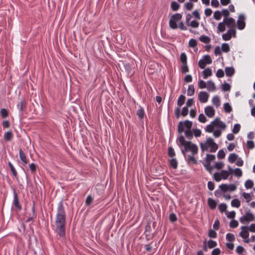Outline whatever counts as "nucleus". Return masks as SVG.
Listing matches in <instances>:
<instances>
[{
    "label": "nucleus",
    "mask_w": 255,
    "mask_h": 255,
    "mask_svg": "<svg viewBox=\"0 0 255 255\" xmlns=\"http://www.w3.org/2000/svg\"><path fill=\"white\" fill-rule=\"evenodd\" d=\"M221 49L223 52L227 53L230 51V46L227 43H224L222 45Z\"/></svg>",
    "instance_id": "obj_42"
},
{
    "label": "nucleus",
    "mask_w": 255,
    "mask_h": 255,
    "mask_svg": "<svg viewBox=\"0 0 255 255\" xmlns=\"http://www.w3.org/2000/svg\"><path fill=\"white\" fill-rule=\"evenodd\" d=\"M12 205L16 208L17 211H20L22 209V207L19 204L18 197L17 193L13 191V200L12 202Z\"/></svg>",
    "instance_id": "obj_12"
},
{
    "label": "nucleus",
    "mask_w": 255,
    "mask_h": 255,
    "mask_svg": "<svg viewBox=\"0 0 255 255\" xmlns=\"http://www.w3.org/2000/svg\"><path fill=\"white\" fill-rule=\"evenodd\" d=\"M220 190L223 192H226L227 191H234L237 189V186L234 184H230L229 185L227 184H222L219 186Z\"/></svg>",
    "instance_id": "obj_8"
},
{
    "label": "nucleus",
    "mask_w": 255,
    "mask_h": 255,
    "mask_svg": "<svg viewBox=\"0 0 255 255\" xmlns=\"http://www.w3.org/2000/svg\"><path fill=\"white\" fill-rule=\"evenodd\" d=\"M19 154L20 160L24 163V164H27V161L26 156L21 148L19 149Z\"/></svg>",
    "instance_id": "obj_22"
},
{
    "label": "nucleus",
    "mask_w": 255,
    "mask_h": 255,
    "mask_svg": "<svg viewBox=\"0 0 255 255\" xmlns=\"http://www.w3.org/2000/svg\"><path fill=\"white\" fill-rule=\"evenodd\" d=\"M223 22H225L227 26L230 29H233V28L236 26V21L232 17L224 18Z\"/></svg>",
    "instance_id": "obj_11"
},
{
    "label": "nucleus",
    "mask_w": 255,
    "mask_h": 255,
    "mask_svg": "<svg viewBox=\"0 0 255 255\" xmlns=\"http://www.w3.org/2000/svg\"><path fill=\"white\" fill-rule=\"evenodd\" d=\"M203 78L206 79L208 77L211 76L212 75V70L209 68H207L204 69L202 71Z\"/></svg>",
    "instance_id": "obj_20"
},
{
    "label": "nucleus",
    "mask_w": 255,
    "mask_h": 255,
    "mask_svg": "<svg viewBox=\"0 0 255 255\" xmlns=\"http://www.w3.org/2000/svg\"><path fill=\"white\" fill-rule=\"evenodd\" d=\"M8 165L10 168L11 171L12 172L13 175L14 177H16L17 175V173L12 164L10 161H8Z\"/></svg>",
    "instance_id": "obj_35"
},
{
    "label": "nucleus",
    "mask_w": 255,
    "mask_h": 255,
    "mask_svg": "<svg viewBox=\"0 0 255 255\" xmlns=\"http://www.w3.org/2000/svg\"><path fill=\"white\" fill-rule=\"evenodd\" d=\"M194 155H193V154L187 155L186 154V156L187 157V162H192L194 164H197V161L196 159L194 157Z\"/></svg>",
    "instance_id": "obj_29"
},
{
    "label": "nucleus",
    "mask_w": 255,
    "mask_h": 255,
    "mask_svg": "<svg viewBox=\"0 0 255 255\" xmlns=\"http://www.w3.org/2000/svg\"><path fill=\"white\" fill-rule=\"evenodd\" d=\"M241 129V125L239 124H236L234 126V128L232 129V132L234 134H237Z\"/></svg>",
    "instance_id": "obj_36"
},
{
    "label": "nucleus",
    "mask_w": 255,
    "mask_h": 255,
    "mask_svg": "<svg viewBox=\"0 0 255 255\" xmlns=\"http://www.w3.org/2000/svg\"><path fill=\"white\" fill-rule=\"evenodd\" d=\"M242 231L239 234V236L245 240H247L249 236V226H244L241 227Z\"/></svg>",
    "instance_id": "obj_13"
},
{
    "label": "nucleus",
    "mask_w": 255,
    "mask_h": 255,
    "mask_svg": "<svg viewBox=\"0 0 255 255\" xmlns=\"http://www.w3.org/2000/svg\"><path fill=\"white\" fill-rule=\"evenodd\" d=\"M204 111L205 114L209 118H212L215 115V111L212 106H207Z\"/></svg>",
    "instance_id": "obj_16"
},
{
    "label": "nucleus",
    "mask_w": 255,
    "mask_h": 255,
    "mask_svg": "<svg viewBox=\"0 0 255 255\" xmlns=\"http://www.w3.org/2000/svg\"><path fill=\"white\" fill-rule=\"evenodd\" d=\"M182 14L179 13H176L173 14L169 20V26L173 29H175L177 28V22L179 21L182 18Z\"/></svg>",
    "instance_id": "obj_5"
},
{
    "label": "nucleus",
    "mask_w": 255,
    "mask_h": 255,
    "mask_svg": "<svg viewBox=\"0 0 255 255\" xmlns=\"http://www.w3.org/2000/svg\"><path fill=\"white\" fill-rule=\"evenodd\" d=\"M222 49L219 46H217L215 47L214 50V54L216 56L220 55L222 54Z\"/></svg>",
    "instance_id": "obj_61"
},
{
    "label": "nucleus",
    "mask_w": 255,
    "mask_h": 255,
    "mask_svg": "<svg viewBox=\"0 0 255 255\" xmlns=\"http://www.w3.org/2000/svg\"><path fill=\"white\" fill-rule=\"evenodd\" d=\"M218 208L220 211L222 213L226 211L227 206L225 203H222L219 205Z\"/></svg>",
    "instance_id": "obj_48"
},
{
    "label": "nucleus",
    "mask_w": 255,
    "mask_h": 255,
    "mask_svg": "<svg viewBox=\"0 0 255 255\" xmlns=\"http://www.w3.org/2000/svg\"><path fill=\"white\" fill-rule=\"evenodd\" d=\"M208 236L211 238L215 239L217 237V233L214 230H210L208 233Z\"/></svg>",
    "instance_id": "obj_60"
},
{
    "label": "nucleus",
    "mask_w": 255,
    "mask_h": 255,
    "mask_svg": "<svg viewBox=\"0 0 255 255\" xmlns=\"http://www.w3.org/2000/svg\"><path fill=\"white\" fill-rule=\"evenodd\" d=\"M226 75L228 77H231L235 74V69L233 67H227L225 69Z\"/></svg>",
    "instance_id": "obj_18"
},
{
    "label": "nucleus",
    "mask_w": 255,
    "mask_h": 255,
    "mask_svg": "<svg viewBox=\"0 0 255 255\" xmlns=\"http://www.w3.org/2000/svg\"><path fill=\"white\" fill-rule=\"evenodd\" d=\"M222 17V13L219 10L215 11L214 13V18L217 20H219Z\"/></svg>",
    "instance_id": "obj_47"
},
{
    "label": "nucleus",
    "mask_w": 255,
    "mask_h": 255,
    "mask_svg": "<svg viewBox=\"0 0 255 255\" xmlns=\"http://www.w3.org/2000/svg\"><path fill=\"white\" fill-rule=\"evenodd\" d=\"M193 135L196 137H198L200 136L201 134V131L200 129L196 128L193 130Z\"/></svg>",
    "instance_id": "obj_64"
},
{
    "label": "nucleus",
    "mask_w": 255,
    "mask_h": 255,
    "mask_svg": "<svg viewBox=\"0 0 255 255\" xmlns=\"http://www.w3.org/2000/svg\"><path fill=\"white\" fill-rule=\"evenodd\" d=\"M243 196L246 200L247 202H249L252 199V195L250 193L244 192L243 193Z\"/></svg>",
    "instance_id": "obj_51"
},
{
    "label": "nucleus",
    "mask_w": 255,
    "mask_h": 255,
    "mask_svg": "<svg viewBox=\"0 0 255 255\" xmlns=\"http://www.w3.org/2000/svg\"><path fill=\"white\" fill-rule=\"evenodd\" d=\"M224 109L227 113H230L232 111V107L228 103H226L224 104Z\"/></svg>",
    "instance_id": "obj_43"
},
{
    "label": "nucleus",
    "mask_w": 255,
    "mask_h": 255,
    "mask_svg": "<svg viewBox=\"0 0 255 255\" xmlns=\"http://www.w3.org/2000/svg\"><path fill=\"white\" fill-rule=\"evenodd\" d=\"M212 124H214V126L220 128L222 129H225L226 128V124L223 122L222 121H220V119L218 118H217L215 120L212 121L211 122Z\"/></svg>",
    "instance_id": "obj_15"
},
{
    "label": "nucleus",
    "mask_w": 255,
    "mask_h": 255,
    "mask_svg": "<svg viewBox=\"0 0 255 255\" xmlns=\"http://www.w3.org/2000/svg\"><path fill=\"white\" fill-rule=\"evenodd\" d=\"M3 137H4V139H5V140H6V141L10 140L13 137V134H12V132L11 131H6L4 133Z\"/></svg>",
    "instance_id": "obj_27"
},
{
    "label": "nucleus",
    "mask_w": 255,
    "mask_h": 255,
    "mask_svg": "<svg viewBox=\"0 0 255 255\" xmlns=\"http://www.w3.org/2000/svg\"><path fill=\"white\" fill-rule=\"evenodd\" d=\"M185 137L189 140H191L193 137V130L191 129L184 132Z\"/></svg>",
    "instance_id": "obj_33"
},
{
    "label": "nucleus",
    "mask_w": 255,
    "mask_h": 255,
    "mask_svg": "<svg viewBox=\"0 0 255 255\" xmlns=\"http://www.w3.org/2000/svg\"><path fill=\"white\" fill-rule=\"evenodd\" d=\"M176 142L181 149L182 154L185 157H186V153L188 151H190L191 154L193 155L197 154L198 152L197 145L191 141L186 140L184 136L180 135L177 139Z\"/></svg>",
    "instance_id": "obj_2"
},
{
    "label": "nucleus",
    "mask_w": 255,
    "mask_h": 255,
    "mask_svg": "<svg viewBox=\"0 0 255 255\" xmlns=\"http://www.w3.org/2000/svg\"><path fill=\"white\" fill-rule=\"evenodd\" d=\"M202 151H208L211 152H215L218 148V145L216 143L214 139L211 137L207 138L205 143L200 144Z\"/></svg>",
    "instance_id": "obj_3"
},
{
    "label": "nucleus",
    "mask_w": 255,
    "mask_h": 255,
    "mask_svg": "<svg viewBox=\"0 0 255 255\" xmlns=\"http://www.w3.org/2000/svg\"><path fill=\"white\" fill-rule=\"evenodd\" d=\"M216 76L218 78H222V77H223L224 76V71L222 69H218L217 71V72H216Z\"/></svg>",
    "instance_id": "obj_62"
},
{
    "label": "nucleus",
    "mask_w": 255,
    "mask_h": 255,
    "mask_svg": "<svg viewBox=\"0 0 255 255\" xmlns=\"http://www.w3.org/2000/svg\"><path fill=\"white\" fill-rule=\"evenodd\" d=\"M215 156L213 154H207L206 156V162L210 163L211 161L215 160Z\"/></svg>",
    "instance_id": "obj_40"
},
{
    "label": "nucleus",
    "mask_w": 255,
    "mask_h": 255,
    "mask_svg": "<svg viewBox=\"0 0 255 255\" xmlns=\"http://www.w3.org/2000/svg\"><path fill=\"white\" fill-rule=\"evenodd\" d=\"M199 40L201 42L206 44L209 43L211 41V39L209 37L204 35L200 36V37H199Z\"/></svg>",
    "instance_id": "obj_26"
},
{
    "label": "nucleus",
    "mask_w": 255,
    "mask_h": 255,
    "mask_svg": "<svg viewBox=\"0 0 255 255\" xmlns=\"http://www.w3.org/2000/svg\"><path fill=\"white\" fill-rule=\"evenodd\" d=\"M236 31L235 29H229L226 33L222 34V38L225 41H228L231 39L232 36L235 37Z\"/></svg>",
    "instance_id": "obj_10"
},
{
    "label": "nucleus",
    "mask_w": 255,
    "mask_h": 255,
    "mask_svg": "<svg viewBox=\"0 0 255 255\" xmlns=\"http://www.w3.org/2000/svg\"><path fill=\"white\" fill-rule=\"evenodd\" d=\"M32 216H30L29 217H28L27 219H26V222L27 223H29L30 222V221H32L33 219L36 217V215L35 214V208H34V206L33 205V207H32Z\"/></svg>",
    "instance_id": "obj_38"
},
{
    "label": "nucleus",
    "mask_w": 255,
    "mask_h": 255,
    "mask_svg": "<svg viewBox=\"0 0 255 255\" xmlns=\"http://www.w3.org/2000/svg\"><path fill=\"white\" fill-rule=\"evenodd\" d=\"M234 174L235 176L240 177L242 176V171L241 168H236L235 169H234Z\"/></svg>",
    "instance_id": "obj_50"
},
{
    "label": "nucleus",
    "mask_w": 255,
    "mask_h": 255,
    "mask_svg": "<svg viewBox=\"0 0 255 255\" xmlns=\"http://www.w3.org/2000/svg\"><path fill=\"white\" fill-rule=\"evenodd\" d=\"M181 71L183 73H186L189 72V68L187 63L182 64L181 66Z\"/></svg>",
    "instance_id": "obj_55"
},
{
    "label": "nucleus",
    "mask_w": 255,
    "mask_h": 255,
    "mask_svg": "<svg viewBox=\"0 0 255 255\" xmlns=\"http://www.w3.org/2000/svg\"><path fill=\"white\" fill-rule=\"evenodd\" d=\"M208 204L210 208L213 210L216 207L217 202L214 199L209 198L208 199Z\"/></svg>",
    "instance_id": "obj_19"
},
{
    "label": "nucleus",
    "mask_w": 255,
    "mask_h": 255,
    "mask_svg": "<svg viewBox=\"0 0 255 255\" xmlns=\"http://www.w3.org/2000/svg\"><path fill=\"white\" fill-rule=\"evenodd\" d=\"M185 98H186L185 96L183 95H181L179 97V98L177 101V105L179 107H181V106H182L184 104V103L185 102Z\"/></svg>",
    "instance_id": "obj_32"
},
{
    "label": "nucleus",
    "mask_w": 255,
    "mask_h": 255,
    "mask_svg": "<svg viewBox=\"0 0 255 255\" xmlns=\"http://www.w3.org/2000/svg\"><path fill=\"white\" fill-rule=\"evenodd\" d=\"M207 89L208 91L213 92L216 90L215 83L211 80L207 81Z\"/></svg>",
    "instance_id": "obj_21"
},
{
    "label": "nucleus",
    "mask_w": 255,
    "mask_h": 255,
    "mask_svg": "<svg viewBox=\"0 0 255 255\" xmlns=\"http://www.w3.org/2000/svg\"><path fill=\"white\" fill-rule=\"evenodd\" d=\"M170 6L173 11H176L179 8L180 4L177 2L173 1L171 3Z\"/></svg>",
    "instance_id": "obj_25"
},
{
    "label": "nucleus",
    "mask_w": 255,
    "mask_h": 255,
    "mask_svg": "<svg viewBox=\"0 0 255 255\" xmlns=\"http://www.w3.org/2000/svg\"><path fill=\"white\" fill-rule=\"evenodd\" d=\"M220 176H221L222 178L226 180L228 178L229 173L228 171L225 170H223L221 171L220 173H219Z\"/></svg>",
    "instance_id": "obj_37"
},
{
    "label": "nucleus",
    "mask_w": 255,
    "mask_h": 255,
    "mask_svg": "<svg viewBox=\"0 0 255 255\" xmlns=\"http://www.w3.org/2000/svg\"><path fill=\"white\" fill-rule=\"evenodd\" d=\"M238 158V155L235 153H230L228 157V161L230 163H234Z\"/></svg>",
    "instance_id": "obj_23"
},
{
    "label": "nucleus",
    "mask_w": 255,
    "mask_h": 255,
    "mask_svg": "<svg viewBox=\"0 0 255 255\" xmlns=\"http://www.w3.org/2000/svg\"><path fill=\"white\" fill-rule=\"evenodd\" d=\"M246 17L244 14H241L238 16L237 22V27L239 30H243L246 26Z\"/></svg>",
    "instance_id": "obj_9"
},
{
    "label": "nucleus",
    "mask_w": 255,
    "mask_h": 255,
    "mask_svg": "<svg viewBox=\"0 0 255 255\" xmlns=\"http://www.w3.org/2000/svg\"><path fill=\"white\" fill-rule=\"evenodd\" d=\"M170 165L174 169H176L178 162L176 158H173L170 160Z\"/></svg>",
    "instance_id": "obj_34"
},
{
    "label": "nucleus",
    "mask_w": 255,
    "mask_h": 255,
    "mask_svg": "<svg viewBox=\"0 0 255 255\" xmlns=\"http://www.w3.org/2000/svg\"><path fill=\"white\" fill-rule=\"evenodd\" d=\"M224 24H225V22H223V21L219 23L218 27H217L218 32H222L226 30V27H225V25H224Z\"/></svg>",
    "instance_id": "obj_41"
},
{
    "label": "nucleus",
    "mask_w": 255,
    "mask_h": 255,
    "mask_svg": "<svg viewBox=\"0 0 255 255\" xmlns=\"http://www.w3.org/2000/svg\"><path fill=\"white\" fill-rule=\"evenodd\" d=\"M231 204L232 207L238 208L241 205V202L239 199H234L232 200Z\"/></svg>",
    "instance_id": "obj_30"
},
{
    "label": "nucleus",
    "mask_w": 255,
    "mask_h": 255,
    "mask_svg": "<svg viewBox=\"0 0 255 255\" xmlns=\"http://www.w3.org/2000/svg\"><path fill=\"white\" fill-rule=\"evenodd\" d=\"M212 102L213 104L216 107H218L220 106V100L218 96H214L212 99Z\"/></svg>",
    "instance_id": "obj_28"
},
{
    "label": "nucleus",
    "mask_w": 255,
    "mask_h": 255,
    "mask_svg": "<svg viewBox=\"0 0 255 255\" xmlns=\"http://www.w3.org/2000/svg\"><path fill=\"white\" fill-rule=\"evenodd\" d=\"M217 246V243L216 242L213 241L212 240H210L208 242V247L209 249H212L213 248L216 247Z\"/></svg>",
    "instance_id": "obj_45"
},
{
    "label": "nucleus",
    "mask_w": 255,
    "mask_h": 255,
    "mask_svg": "<svg viewBox=\"0 0 255 255\" xmlns=\"http://www.w3.org/2000/svg\"><path fill=\"white\" fill-rule=\"evenodd\" d=\"M212 62V59L209 55H204L202 59H201L198 62L199 67L201 69H204L206 65L210 64Z\"/></svg>",
    "instance_id": "obj_7"
},
{
    "label": "nucleus",
    "mask_w": 255,
    "mask_h": 255,
    "mask_svg": "<svg viewBox=\"0 0 255 255\" xmlns=\"http://www.w3.org/2000/svg\"><path fill=\"white\" fill-rule=\"evenodd\" d=\"M168 155L169 156L173 157L175 156L174 149L171 146H169L168 148Z\"/></svg>",
    "instance_id": "obj_46"
},
{
    "label": "nucleus",
    "mask_w": 255,
    "mask_h": 255,
    "mask_svg": "<svg viewBox=\"0 0 255 255\" xmlns=\"http://www.w3.org/2000/svg\"><path fill=\"white\" fill-rule=\"evenodd\" d=\"M0 114L3 118H6L8 116V111L4 108H2L0 110Z\"/></svg>",
    "instance_id": "obj_52"
},
{
    "label": "nucleus",
    "mask_w": 255,
    "mask_h": 255,
    "mask_svg": "<svg viewBox=\"0 0 255 255\" xmlns=\"http://www.w3.org/2000/svg\"><path fill=\"white\" fill-rule=\"evenodd\" d=\"M192 122L189 120L180 121L178 125V132L181 134L191 129Z\"/></svg>",
    "instance_id": "obj_4"
},
{
    "label": "nucleus",
    "mask_w": 255,
    "mask_h": 255,
    "mask_svg": "<svg viewBox=\"0 0 255 255\" xmlns=\"http://www.w3.org/2000/svg\"><path fill=\"white\" fill-rule=\"evenodd\" d=\"M245 186L246 189H251L254 186V183L252 180H247L245 183Z\"/></svg>",
    "instance_id": "obj_39"
},
{
    "label": "nucleus",
    "mask_w": 255,
    "mask_h": 255,
    "mask_svg": "<svg viewBox=\"0 0 255 255\" xmlns=\"http://www.w3.org/2000/svg\"><path fill=\"white\" fill-rule=\"evenodd\" d=\"M198 120L202 123H205L207 121V118L203 114H200L198 117Z\"/></svg>",
    "instance_id": "obj_57"
},
{
    "label": "nucleus",
    "mask_w": 255,
    "mask_h": 255,
    "mask_svg": "<svg viewBox=\"0 0 255 255\" xmlns=\"http://www.w3.org/2000/svg\"><path fill=\"white\" fill-rule=\"evenodd\" d=\"M124 66L127 74L131 77L133 75V71L132 70L131 65L129 63H125Z\"/></svg>",
    "instance_id": "obj_17"
},
{
    "label": "nucleus",
    "mask_w": 255,
    "mask_h": 255,
    "mask_svg": "<svg viewBox=\"0 0 255 255\" xmlns=\"http://www.w3.org/2000/svg\"><path fill=\"white\" fill-rule=\"evenodd\" d=\"M239 225V223L237 220H233L230 223V227L231 228L235 229Z\"/></svg>",
    "instance_id": "obj_49"
},
{
    "label": "nucleus",
    "mask_w": 255,
    "mask_h": 255,
    "mask_svg": "<svg viewBox=\"0 0 255 255\" xmlns=\"http://www.w3.org/2000/svg\"><path fill=\"white\" fill-rule=\"evenodd\" d=\"M204 166L205 167V169L209 172L211 173L212 170L213 169L214 167L211 166L210 165V163L206 162L204 164Z\"/></svg>",
    "instance_id": "obj_63"
},
{
    "label": "nucleus",
    "mask_w": 255,
    "mask_h": 255,
    "mask_svg": "<svg viewBox=\"0 0 255 255\" xmlns=\"http://www.w3.org/2000/svg\"><path fill=\"white\" fill-rule=\"evenodd\" d=\"M136 115L140 119H142L144 116V111L142 107H140V108L137 111Z\"/></svg>",
    "instance_id": "obj_31"
},
{
    "label": "nucleus",
    "mask_w": 255,
    "mask_h": 255,
    "mask_svg": "<svg viewBox=\"0 0 255 255\" xmlns=\"http://www.w3.org/2000/svg\"><path fill=\"white\" fill-rule=\"evenodd\" d=\"M195 89L194 85L191 84L188 86L187 95L188 96H192L194 94Z\"/></svg>",
    "instance_id": "obj_24"
},
{
    "label": "nucleus",
    "mask_w": 255,
    "mask_h": 255,
    "mask_svg": "<svg viewBox=\"0 0 255 255\" xmlns=\"http://www.w3.org/2000/svg\"><path fill=\"white\" fill-rule=\"evenodd\" d=\"M225 153L223 149H220L219 150L217 153V157L219 159H223L225 157Z\"/></svg>",
    "instance_id": "obj_54"
},
{
    "label": "nucleus",
    "mask_w": 255,
    "mask_h": 255,
    "mask_svg": "<svg viewBox=\"0 0 255 255\" xmlns=\"http://www.w3.org/2000/svg\"><path fill=\"white\" fill-rule=\"evenodd\" d=\"M198 86L200 89H204L206 88L207 84L204 81L200 80L198 82Z\"/></svg>",
    "instance_id": "obj_59"
},
{
    "label": "nucleus",
    "mask_w": 255,
    "mask_h": 255,
    "mask_svg": "<svg viewBox=\"0 0 255 255\" xmlns=\"http://www.w3.org/2000/svg\"><path fill=\"white\" fill-rule=\"evenodd\" d=\"M209 98V94L204 91H201L199 93L198 99L201 103H206Z\"/></svg>",
    "instance_id": "obj_14"
},
{
    "label": "nucleus",
    "mask_w": 255,
    "mask_h": 255,
    "mask_svg": "<svg viewBox=\"0 0 255 255\" xmlns=\"http://www.w3.org/2000/svg\"><path fill=\"white\" fill-rule=\"evenodd\" d=\"M54 232L59 238L64 239L66 236V212L63 200L58 204L55 219Z\"/></svg>",
    "instance_id": "obj_1"
},
{
    "label": "nucleus",
    "mask_w": 255,
    "mask_h": 255,
    "mask_svg": "<svg viewBox=\"0 0 255 255\" xmlns=\"http://www.w3.org/2000/svg\"><path fill=\"white\" fill-rule=\"evenodd\" d=\"M255 218L253 213H252L250 210H248L246 212V214L244 216H241L240 218V221L241 223L244 224L247 222L250 221H255Z\"/></svg>",
    "instance_id": "obj_6"
},
{
    "label": "nucleus",
    "mask_w": 255,
    "mask_h": 255,
    "mask_svg": "<svg viewBox=\"0 0 255 255\" xmlns=\"http://www.w3.org/2000/svg\"><path fill=\"white\" fill-rule=\"evenodd\" d=\"M226 239L227 241L232 242L235 240L234 235L231 233H227L226 236Z\"/></svg>",
    "instance_id": "obj_53"
},
{
    "label": "nucleus",
    "mask_w": 255,
    "mask_h": 255,
    "mask_svg": "<svg viewBox=\"0 0 255 255\" xmlns=\"http://www.w3.org/2000/svg\"><path fill=\"white\" fill-rule=\"evenodd\" d=\"M188 44L190 47L194 48L197 45V42L196 39L191 38L190 39Z\"/></svg>",
    "instance_id": "obj_56"
},
{
    "label": "nucleus",
    "mask_w": 255,
    "mask_h": 255,
    "mask_svg": "<svg viewBox=\"0 0 255 255\" xmlns=\"http://www.w3.org/2000/svg\"><path fill=\"white\" fill-rule=\"evenodd\" d=\"M231 86L229 84L225 83L222 85V89L223 91H229L230 90Z\"/></svg>",
    "instance_id": "obj_58"
},
{
    "label": "nucleus",
    "mask_w": 255,
    "mask_h": 255,
    "mask_svg": "<svg viewBox=\"0 0 255 255\" xmlns=\"http://www.w3.org/2000/svg\"><path fill=\"white\" fill-rule=\"evenodd\" d=\"M180 60L182 64L187 63V56L185 53H181L180 57Z\"/></svg>",
    "instance_id": "obj_44"
}]
</instances>
